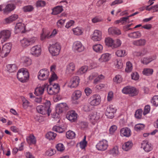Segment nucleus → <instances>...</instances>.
Instances as JSON below:
<instances>
[{
	"mask_svg": "<svg viewBox=\"0 0 158 158\" xmlns=\"http://www.w3.org/2000/svg\"><path fill=\"white\" fill-rule=\"evenodd\" d=\"M88 69L87 66H83L80 68L77 71L78 75L83 74L86 72Z\"/></svg>",
	"mask_w": 158,
	"mask_h": 158,
	"instance_id": "obj_40",
	"label": "nucleus"
},
{
	"mask_svg": "<svg viewBox=\"0 0 158 158\" xmlns=\"http://www.w3.org/2000/svg\"><path fill=\"white\" fill-rule=\"evenodd\" d=\"M18 17V15L15 14L5 19H4V23L5 24L10 23L15 20Z\"/></svg>",
	"mask_w": 158,
	"mask_h": 158,
	"instance_id": "obj_24",
	"label": "nucleus"
},
{
	"mask_svg": "<svg viewBox=\"0 0 158 158\" xmlns=\"http://www.w3.org/2000/svg\"><path fill=\"white\" fill-rule=\"evenodd\" d=\"M100 117L99 113L95 112H93L89 115V120L92 124L95 125L99 120Z\"/></svg>",
	"mask_w": 158,
	"mask_h": 158,
	"instance_id": "obj_10",
	"label": "nucleus"
},
{
	"mask_svg": "<svg viewBox=\"0 0 158 158\" xmlns=\"http://www.w3.org/2000/svg\"><path fill=\"white\" fill-rule=\"evenodd\" d=\"M115 54L117 56L121 57L126 55L125 50H118L116 52Z\"/></svg>",
	"mask_w": 158,
	"mask_h": 158,
	"instance_id": "obj_45",
	"label": "nucleus"
},
{
	"mask_svg": "<svg viewBox=\"0 0 158 158\" xmlns=\"http://www.w3.org/2000/svg\"><path fill=\"white\" fill-rule=\"evenodd\" d=\"M82 93L80 90H76L74 92L72 96V99H79L81 98Z\"/></svg>",
	"mask_w": 158,
	"mask_h": 158,
	"instance_id": "obj_39",
	"label": "nucleus"
},
{
	"mask_svg": "<svg viewBox=\"0 0 158 158\" xmlns=\"http://www.w3.org/2000/svg\"><path fill=\"white\" fill-rule=\"evenodd\" d=\"M91 39L94 42L100 41L102 39V32L101 31L95 30L91 35Z\"/></svg>",
	"mask_w": 158,
	"mask_h": 158,
	"instance_id": "obj_11",
	"label": "nucleus"
},
{
	"mask_svg": "<svg viewBox=\"0 0 158 158\" xmlns=\"http://www.w3.org/2000/svg\"><path fill=\"white\" fill-rule=\"evenodd\" d=\"M116 110V108L114 106L110 105L106 109V115L108 118L112 119L114 117V114Z\"/></svg>",
	"mask_w": 158,
	"mask_h": 158,
	"instance_id": "obj_7",
	"label": "nucleus"
},
{
	"mask_svg": "<svg viewBox=\"0 0 158 158\" xmlns=\"http://www.w3.org/2000/svg\"><path fill=\"white\" fill-rule=\"evenodd\" d=\"M145 127V125L143 124H138L136 125L135 127V129L136 131H138L143 129Z\"/></svg>",
	"mask_w": 158,
	"mask_h": 158,
	"instance_id": "obj_50",
	"label": "nucleus"
},
{
	"mask_svg": "<svg viewBox=\"0 0 158 158\" xmlns=\"http://www.w3.org/2000/svg\"><path fill=\"white\" fill-rule=\"evenodd\" d=\"M72 31L73 34L77 35H81L83 32V29L80 27H77L76 28H73L72 29Z\"/></svg>",
	"mask_w": 158,
	"mask_h": 158,
	"instance_id": "obj_33",
	"label": "nucleus"
},
{
	"mask_svg": "<svg viewBox=\"0 0 158 158\" xmlns=\"http://www.w3.org/2000/svg\"><path fill=\"white\" fill-rule=\"evenodd\" d=\"M131 76L132 79L135 80H138L139 78V76L137 72L132 73Z\"/></svg>",
	"mask_w": 158,
	"mask_h": 158,
	"instance_id": "obj_64",
	"label": "nucleus"
},
{
	"mask_svg": "<svg viewBox=\"0 0 158 158\" xmlns=\"http://www.w3.org/2000/svg\"><path fill=\"white\" fill-rule=\"evenodd\" d=\"M105 42L106 45L108 47H110L113 48L114 41L112 38L110 37L106 38L105 39Z\"/></svg>",
	"mask_w": 158,
	"mask_h": 158,
	"instance_id": "obj_38",
	"label": "nucleus"
},
{
	"mask_svg": "<svg viewBox=\"0 0 158 158\" xmlns=\"http://www.w3.org/2000/svg\"><path fill=\"white\" fill-rule=\"evenodd\" d=\"M114 81L117 83H121L122 80L121 76L120 75H116L113 79Z\"/></svg>",
	"mask_w": 158,
	"mask_h": 158,
	"instance_id": "obj_57",
	"label": "nucleus"
},
{
	"mask_svg": "<svg viewBox=\"0 0 158 158\" xmlns=\"http://www.w3.org/2000/svg\"><path fill=\"white\" fill-rule=\"evenodd\" d=\"M27 141L28 143L30 144H35L36 143V139L35 136L33 135H30L26 138Z\"/></svg>",
	"mask_w": 158,
	"mask_h": 158,
	"instance_id": "obj_30",
	"label": "nucleus"
},
{
	"mask_svg": "<svg viewBox=\"0 0 158 158\" xmlns=\"http://www.w3.org/2000/svg\"><path fill=\"white\" fill-rule=\"evenodd\" d=\"M23 106L25 109H26L30 106V102L27 99H23Z\"/></svg>",
	"mask_w": 158,
	"mask_h": 158,
	"instance_id": "obj_62",
	"label": "nucleus"
},
{
	"mask_svg": "<svg viewBox=\"0 0 158 158\" xmlns=\"http://www.w3.org/2000/svg\"><path fill=\"white\" fill-rule=\"evenodd\" d=\"M56 136V133L51 131L48 132L46 135V138L49 140L54 139Z\"/></svg>",
	"mask_w": 158,
	"mask_h": 158,
	"instance_id": "obj_42",
	"label": "nucleus"
},
{
	"mask_svg": "<svg viewBox=\"0 0 158 158\" xmlns=\"http://www.w3.org/2000/svg\"><path fill=\"white\" fill-rule=\"evenodd\" d=\"M55 68L56 66L55 65H52L50 69L51 71L52 72V73L51 77L49 79V81L50 83L52 82L53 81L57 79V77L56 75L54 72V71Z\"/></svg>",
	"mask_w": 158,
	"mask_h": 158,
	"instance_id": "obj_25",
	"label": "nucleus"
},
{
	"mask_svg": "<svg viewBox=\"0 0 158 158\" xmlns=\"http://www.w3.org/2000/svg\"><path fill=\"white\" fill-rule=\"evenodd\" d=\"M24 65L26 66L31 65L32 64V60L31 58L27 56H24L21 58Z\"/></svg>",
	"mask_w": 158,
	"mask_h": 158,
	"instance_id": "obj_29",
	"label": "nucleus"
},
{
	"mask_svg": "<svg viewBox=\"0 0 158 158\" xmlns=\"http://www.w3.org/2000/svg\"><path fill=\"white\" fill-rule=\"evenodd\" d=\"M141 148L147 152H150L152 149L151 144L149 143L147 140H144L141 143Z\"/></svg>",
	"mask_w": 158,
	"mask_h": 158,
	"instance_id": "obj_17",
	"label": "nucleus"
},
{
	"mask_svg": "<svg viewBox=\"0 0 158 158\" xmlns=\"http://www.w3.org/2000/svg\"><path fill=\"white\" fill-rule=\"evenodd\" d=\"M67 138L69 139H73L75 137V134L72 131H68L66 134Z\"/></svg>",
	"mask_w": 158,
	"mask_h": 158,
	"instance_id": "obj_44",
	"label": "nucleus"
},
{
	"mask_svg": "<svg viewBox=\"0 0 158 158\" xmlns=\"http://www.w3.org/2000/svg\"><path fill=\"white\" fill-rule=\"evenodd\" d=\"M121 41L119 39H117L116 42L114 43L113 48H115L119 47L121 45Z\"/></svg>",
	"mask_w": 158,
	"mask_h": 158,
	"instance_id": "obj_63",
	"label": "nucleus"
},
{
	"mask_svg": "<svg viewBox=\"0 0 158 158\" xmlns=\"http://www.w3.org/2000/svg\"><path fill=\"white\" fill-rule=\"evenodd\" d=\"M53 130L59 133H62L64 131V129L60 126H55L53 127Z\"/></svg>",
	"mask_w": 158,
	"mask_h": 158,
	"instance_id": "obj_46",
	"label": "nucleus"
},
{
	"mask_svg": "<svg viewBox=\"0 0 158 158\" xmlns=\"http://www.w3.org/2000/svg\"><path fill=\"white\" fill-rule=\"evenodd\" d=\"M11 32L9 30H3L0 32V39H2L1 42L6 41L10 38Z\"/></svg>",
	"mask_w": 158,
	"mask_h": 158,
	"instance_id": "obj_9",
	"label": "nucleus"
},
{
	"mask_svg": "<svg viewBox=\"0 0 158 158\" xmlns=\"http://www.w3.org/2000/svg\"><path fill=\"white\" fill-rule=\"evenodd\" d=\"M33 9V7L31 6H27L23 8V10L24 12H29L32 11Z\"/></svg>",
	"mask_w": 158,
	"mask_h": 158,
	"instance_id": "obj_61",
	"label": "nucleus"
},
{
	"mask_svg": "<svg viewBox=\"0 0 158 158\" xmlns=\"http://www.w3.org/2000/svg\"><path fill=\"white\" fill-rule=\"evenodd\" d=\"M7 69L10 72H14L17 69V67L15 64H8L6 66Z\"/></svg>",
	"mask_w": 158,
	"mask_h": 158,
	"instance_id": "obj_34",
	"label": "nucleus"
},
{
	"mask_svg": "<svg viewBox=\"0 0 158 158\" xmlns=\"http://www.w3.org/2000/svg\"><path fill=\"white\" fill-rule=\"evenodd\" d=\"M41 48L39 45H36L32 47L30 50L31 54L32 55L37 57L41 55Z\"/></svg>",
	"mask_w": 158,
	"mask_h": 158,
	"instance_id": "obj_12",
	"label": "nucleus"
},
{
	"mask_svg": "<svg viewBox=\"0 0 158 158\" xmlns=\"http://www.w3.org/2000/svg\"><path fill=\"white\" fill-rule=\"evenodd\" d=\"M110 54L108 53L103 54L99 59V61L101 62L108 61L110 58Z\"/></svg>",
	"mask_w": 158,
	"mask_h": 158,
	"instance_id": "obj_23",
	"label": "nucleus"
},
{
	"mask_svg": "<svg viewBox=\"0 0 158 158\" xmlns=\"http://www.w3.org/2000/svg\"><path fill=\"white\" fill-rule=\"evenodd\" d=\"M49 75V72L46 69L40 70L38 74V77L39 80L44 81L47 79Z\"/></svg>",
	"mask_w": 158,
	"mask_h": 158,
	"instance_id": "obj_8",
	"label": "nucleus"
},
{
	"mask_svg": "<svg viewBox=\"0 0 158 158\" xmlns=\"http://www.w3.org/2000/svg\"><path fill=\"white\" fill-rule=\"evenodd\" d=\"M142 110L141 109H139L137 110L135 112V117L136 118L139 119L141 118L142 116Z\"/></svg>",
	"mask_w": 158,
	"mask_h": 158,
	"instance_id": "obj_47",
	"label": "nucleus"
},
{
	"mask_svg": "<svg viewBox=\"0 0 158 158\" xmlns=\"http://www.w3.org/2000/svg\"><path fill=\"white\" fill-rule=\"evenodd\" d=\"M115 67L118 69H121L123 66L122 60H117L115 62Z\"/></svg>",
	"mask_w": 158,
	"mask_h": 158,
	"instance_id": "obj_51",
	"label": "nucleus"
},
{
	"mask_svg": "<svg viewBox=\"0 0 158 158\" xmlns=\"http://www.w3.org/2000/svg\"><path fill=\"white\" fill-rule=\"evenodd\" d=\"M37 40V38L35 37L29 38H24L20 40L21 45L23 48H26L34 43Z\"/></svg>",
	"mask_w": 158,
	"mask_h": 158,
	"instance_id": "obj_4",
	"label": "nucleus"
},
{
	"mask_svg": "<svg viewBox=\"0 0 158 158\" xmlns=\"http://www.w3.org/2000/svg\"><path fill=\"white\" fill-rule=\"evenodd\" d=\"M153 70L149 68H145L143 71V73L146 76H150L152 74L153 72Z\"/></svg>",
	"mask_w": 158,
	"mask_h": 158,
	"instance_id": "obj_43",
	"label": "nucleus"
},
{
	"mask_svg": "<svg viewBox=\"0 0 158 158\" xmlns=\"http://www.w3.org/2000/svg\"><path fill=\"white\" fill-rule=\"evenodd\" d=\"M102 21V18L98 16L95 17L92 19V23H94L101 22Z\"/></svg>",
	"mask_w": 158,
	"mask_h": 158,
	"instance_id": "obj_54",
	"label": "nucleus"
},
{
	"mask_svg": "<svg viewBox=\"0 0 158 158\" xmlns=\"http://www.w3.org/2000/svg\"><path fill=\"white\" fill-rule=\"evenodd\" d=\"M108 32L109 35H119L121 34L120 30L114 27H110L108 29Z\"/></svg>",
	"mask_w": 158,
	"mask_h": 158,
	"instance_id": "obj_19",
	"label": "nucleus"
},
{
	"mask_svg": "<svg viewBox=\"0 0 158 158\" xmlns=\"http://www.w3.org/2000/svg\"><path fill=\"white\" fill-rule=\"evenodd\" d=\"M15 29L18 32H23L25 29L24 24L21 23H18L15 27Z\"/></svg>",
	"mask_w": 158,
	"mask_h": 158,
	"instance_id": "obj_32",
	"label": "nucleus"
},
{
	"mask_svg": "<svg viewBox=\"0 0 158 158\" xmlns=\"http://www.w3.org/2000/svg\"><path fill=\"white\" fill-rule=\"evenodd\" d=\"M75 70V65L73 62H71L66 66V72L68 74L72 73Z\"/></svg>",
	"mask_w": 158,
	"mask_h": 158,
	"instance_id": "obj_22",
	"label": "nucleus"
},
{
	"mask_svg": "<svg viewBox=\"0 0 158 158\" xmlns=\"http://www.w3.org/2000/svg\"><path fill=\"white\" fill-rule=\"evenodd\" d=\"M132 69V64L130 62L128 61L126 63V67L125 69V71L127 72H129L131 71Z\"/></svg>",
	"mask_w": 158,
	"mask_h": 158,
	"instance_id": "obj_49",
	"label": "nucleus"
},
{
	"mask_svg": "<svg viewBox=\"0 0 158 158\" xmlns=\"http://www.w3.org/2000/svg\"><path fill=\"white\" fill-rule=\"evenodd\" d=\"M50 83V85H48L47 84L44 85L47 86L46 87H45V89L47 88V92L49 94L52 95L55 93H56V91H55V90L53 89L52 85H51V83L52 82L50 83Z\"/></svg>",
	"mask_w": 158,
	"mask_h": 158,
	"instance_id": "obj_35",
	"label": "nucleus"
},
{
	"mask_svg": "<svg viewBox=\"0 0 158 158\" xmlns=\"http://www.w3.org/2000/svg\"><path fill=\"white\" fill-rule=\"evenodd\" d=\"M61 48L60 44L58 43H56L50 45L49 47L48 50L52 56H57L59 54Z\"/></svg>",
	"mask_w": 158,
	"mask_h": 158,
	"instance_id": "obj_3",
	"label": "nucleus"
},
{
	"mask_svg": "<svg viewBox=\"0 0 158 158\" xmlns=\"http://www.w3.org/2000/svg\"><path fill=\"white\" fill-rule=\"evenodd\" d=\"M85 48L82 43L79 41L74 42L72 45V49L76 53H80L83 52Z\"/></svg>",
	"mask_w": 158,
	"mask_h": 158,
	"instance_id": "obj_5",
	"label": "nucleus"
},
{
	"mask_svg": "<svg viewBox=\"0 0 158 158\" xmlns=\"http://www.w3.org/2000/svg\"><path fill=\"white\" fill-rule=\"evenodd\" d=\"M93 49L94 51L97 52L101 53L103 49L102 46L100 44H98L94 45L93 47Z\"/></svg>",
	"mask_w": 158,
	"mask_h": 158,
	"instance_id": "obj_37",
	"label": "nucleus"
},
{
	"mask_svg": "<svg viewBox=\"0 0 158 158\" xmlns=\"http://www.w3.org/2000/svg\"><path fill=\"white\" fill-rule=\"evenodd\" d=\"M63 10L62 6H57L52 9V14L56 15L60 13Z\"/></svg>",
	"mask_w": 158,
	"mask_h": 158,
	"instance_id": "obj_36",
	"label": "nucleus"
},
{
	"mask_svg": "<svg viewBox=\"0 0 158 158\" xmlns=\"http://www.w3.org/2000/svg\"><path fill=\"white\" fill-rule=\"evenodd\" d=\"M75 23V21L73 20H70L65 25V28L68 29L71 26H73Z\"/></svg>",
	"mask_w": 158,
	"mask_h": 158,
	"instance_id": "obj_59",
	"label": "nucleus"
},
{
	"mask_svg": "<svg viewBox=\"0 0 158 158\" xmlns=\"http://www.w3.org/2000/svg\"><path fill=\"white\" fill-rule=\"evenodd\" d=\"M146 43V40L144 39H141L138 40H133L132 44L137 46H142L144 45Z\"/></svg>",
	"mask_w": 158,
	"mask_h": 158,
	"instance_id": "obj_21",
	"label": "nucleus"
},
{
	"mask_svg": "<svg viewBox=\"0 0 158 158\" xmlns=\"http://www.w3.org/2000/svg\"><path fill=\"white\" fill-rule=\"evenodd\" d=\"M87 142L86 141V136H84L82 141L80 143V147L82 149H84L86 146Z\"/></svg>",
	"mask_w": 158,
	"mask_h": 158,
	"instance_id": "obj_48",
	"label": "nucleus"
},
{
	"mask_svg": "<svg viewBox=\"0 0 158 158\" xmlns=\"http://www.w3.org/2000/svg\"><path fill=\"white\" fill-rule=\"evenodd\" d=\"M17 78L21 82H26L29 78V73L27 69L25 68L19 69L17 74Z\"/></svg>",
	"mask_w": 158,
	"mask_h": 158,
	"instance_id": "obj_2",
	"label": "nucleus"
},
{
	"mask_svg": "<svg viewBox=\"0 0 158 158\" xmlns=\"http://www.w3.org/2000/svg\"><path fill=\"white\" fill-rule=\"evenodd\" d=\"M46 86L44 85L41 87L36 88L35 90V94L36 96H39L42 95L44 92L45 87Z\"/></svg>",
	"mask_w": 158,
	"mask_h": 158,
	"instance_id": "obj_31",
	"label": "nucleus"
},
{
	"mask_svg": "<svg viewBox=\"0 0 158 158\" xmlns=\"http://www.w3.org/2000/svg\"><path fill=\"white\" fill-rule=\"evenodd\" d=\"M55 150L50 149L47 150L45 153L46 155L48 156H51L53 155L55 153Z\"/></svg>",
	"mask_w": 158,
	"mask_h": 158,
	"instance_id": "obj_60",
	"label": "nucleus"
},
{
	"mask_svg": "<svg viewBox=\"0 0 158 158\" xmlns=\"http://www.w3.org/2000/svg\"><path fill=\"white\" fill-rule=\"evenodd\" d=\"M56 111L59 113H62L66 111L69 109V107L65 103H61L56 105Z\"/></svg>",
	"mask_w": 158,
	"mask_h": 158,
	"instance_id": "obj_14",
	"label": "nucleus"
},
{
	"mask_svg": "<svg viewBox=\"0 0 158 158\" xmlns=\"http://www.w3.org/2000/svg\"><path fill=\"white\" fill-rule=\"evenodd\" d=\"M104 76L102 74L98 75V76L95 78L94 81V83L95 84H97L98 82L100 80L103 79Z\"/></svg>",
	"mask_w": 158,
	"mask_h": 158,
	"instance_id": "obj_53",
	"label": "nucleus"
},
{
	"mask_svg": "<svg viewBox=\"0 0 158 158\" xmlns=\"http://www.w3.org/2000/svg\"><path fill=\"white\" fill-rule=\"evenodd\" d=\"M133 144L131 141H128L125 142L122 146L123 149L125 151H127L130 149L132 148Z\"/></svg>",
	"mask_w": 158,
	"mask_h": 158,
	"instance_id": "obj_27",
	"label": "nucleus"
},
{
	"mask_svg": "<svg viewBox=\"0 0 158 158\" xmlns=\"http://www.w3.org/2000/svg\"><path fill=\"white\" fill-rule=\"evenodd\" d=\"M122 92L124 94H129L131 96H135L138 94L137 90L136 89L131 86H127L124 87L122 90Z\"/></svg>",
	"mask_w": 158,
	"mask_h": 158,
	"instance_id": "obj_6",
	"label": "nucleus"
},
{
	"mask_svg": "<svg viewBox=\"0 0 158 158\" xmlns=\"http://www.w3.org/2000/svg\"><path fill=\"white\" fill-rule=\"evenodd\" d=\"M15 8V6L13 4H8L6 5L5 8L3 9V10L5 13L10 12L14 10Z\"/></svg>",
	"mask_w": 158,
	"mask_h": 158,
	"instance_id": "obj_26",
	"label": "nucleus"
},
{
	"mask_svg": "<svg viewBox=\"0 0 158 158\" xmlns=\"http://www.w3.org/2000/svg\"><path fill=\"white\" fill-rule=\"evenodd\" d=\"M80 79L77 76L73 77L70 81L69 85L71 88L77 87L79 83Z\"/></svg>",
	"mask_w": 158,
	"mask_h": 158,
	"instance_id": "obj_16",
	"label": "nucleus"
},
{
	"mask_svg": "<svg viewBox=\"0 0 158 158\" xmlns=\"http://www.w3.org/2000/svg\"><path fill=\"white\" fill-rule=\"evenodd\" d=\"M56 148L58 151L63 152L65 149V147L62 143H58L56 146Z\"/></svg>",
	"mask_w": 158,
	"mask_h": 158,
	"instance_id": "obj_55",
	"label": "nucleus"
},
{
	"mask_svg": "<svg viewBox=\"0 0 158 158\" xmlns=\"http://www.w3.org/2000/svg\"><path fill=\"white\" fill-rule=\"evenodd\" d=\"M110 153L113 155H116L118 153V148L117 146L114 147L110 151Z\"/></svg>",
	"mask_w": 158,
	"mask_h": 158,
	"instance_id": "obj_58",
	"label": "nucleus"
},
{
	"mask_svg": "<svg viewBox=\"0 0 158 158\" xmlns=\"http://www.w3.org/2000/svg\"><path fill=\"white\" fill-rule=\"evenodd\" d=\"M108 146L107 141L105 139L100 141L96 145V147L97 149L101 151H104L106 150L107 149Z\"/></svg>",
	"mask_w": 158,
	"mask_h": 158,
	"instance_id": "obj_13",
	"label": "nucleus"
},
{
	"mask_svg": "<svg viewBox=\"0 0 158 158\" xmlns=\"http://www.w3.org/2000/svg\"><path fill=\"white\" fill-rule=\"evenodd\" d=\"M100 99H92L90 102V104L92 106H96L99 104Z\"/></svg>",
	"mask_w": 158,
	"mask_h": 158,
	"instance_id": "obj_52",
	"label": "nucleus"
},
{
	"mask_svg": "<svg viewBox=\"0 0 158 158\" xmlns=\"http://www.w3.org/2000/svg\"><path fill=\"white\" fill-rule=\"evenodd\" d=\"M93 107L89 104H86L84 105L83 107V110L86 112L90 111L93 110Z\"/></svg>",
	"mask_w": 158,
	"mask_h": 158,
	"instance_id": "obj_56",
	"label": "nucleus"
},
{
	"mask_svg": "<svg viewBox=\"0 0 158 158\" xmlns=\"http://www.w3.org/2000/svg\"><path fill=\"white\" fill-rule=\"evenodd\" d=\"M128 36L130 38L137 39L141 37V33L139 31H138L129 33L128 34Z\"/></svg>",
	"mask_w": 158,
	"mask_h": 158,
	"instance_id": "obj_28",
	"label": "nucleus"
},
{
	"mask_svg": "<svg viewBox=\"0 0 158 158\" xmlns=\"http://www.w3.org/2000/svg\"><path fill=\"white\" fill-rule=\"evenodd\" d=\"M122 136L129 137L131 135V131L130 129L128 127L123 128L121 129L120 131Z\"/></svg>",
	"mask_w": 158,
	"mask_h": 158,
	"instance_id": "obj_20",
	"label": "nucleus"
},
{
	"mask_svg": "<svg viewBox=\"0 0 158 158\" xmlns=\"http://www.w3.org/2000/svg\"><path fill=\"white\" fill-rule=\"evenodd\" d=\"M153 59L152 57H144L141 60V63L143 64H147L151 62Z\"/></svg>",
	"mask_w": 158,
	"mask_h": 158,
	"instance_id": "obj_41",
	"label": "nucleus"
},
{
	"mask_svg": "<svg viewBox=\"0 0 158 158\" xmlns=\"http://www.w3.org/2000/svg\"><path fill=\"white\" fill-rule=\"evenodd\" d=\"M51 102L49 101L46 100L44 102V105H40L37 106L36 110L38 112L42 114H47L50 115L52 110L50 108Z\"/></svg>",
	"mask_w": 158,
	"mask_h": 158,
	"instance_id": "obj_1",
	"label": "nucleus"
},
{
	"mask_svg": "<svg viewBox=\"0 0 158 158\" xmlns=\"http://www.w3.org/2000/svg\"><path fill=\"white\" fill-rule=\"evenodd\" d=\"M77 114L74 111L68 112L66 115V118L72 122H75L77 118Z\"/></svg>",
	"mask_w": 158,
	"mask_h": 158,
	"instance_id": "obj_15",
	"label": "nucleus"
},
{
	"mask_svg": "<svg viewBox=\"0 0 158 158\" xmlns=\"http://www.w3.org/2000/svg\"><path fill=\"white\" fill-rule=\"evenodd\" d=\"M11 49V45L9 44H7L4 45L1 51V53L4 54V57L6 56L10 53Z\"/></svg>",
	"mask_w": 158,
	"mask_h": 158,
	"instance_id": "obj_18",
	"label": "nucleus"
}]
</instances>
